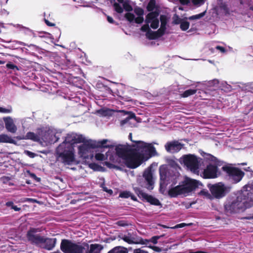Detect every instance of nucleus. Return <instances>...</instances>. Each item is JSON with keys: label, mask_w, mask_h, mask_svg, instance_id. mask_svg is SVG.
Masks as SVG:
<instances>
[{"label": "nucleus", "mask_w": 253, "mask_h": 253, "mask_svg": "<svg viewBox=\"0 0 253 253\" xmlns=\"http://www.w3.org/2000/svg\"><path fill=\"white\" fill-rule=\"evenodd\" d=\"M116 152L122 158L127 167L135 169L144 160L154 156L157 152L152 143L143 141H135L132 145H119L116 147Z\"/></svg>", "instance_id": "f257e3e1"}, {"label": "nucleus", "mask_w": 253, "mask_h": 253, "mask_svg": "<svg viewBox=\"0 0 253 253\" xmlns=\"http://www.w3.org/2000/svg\"><path fill=\"white\" fill-rule=\"evenodd\" d=\"M147 9L150 12L147 14L145 19L146 24L142 26L141 30L146 32V36L149 39H156L163 35L166 30L167 24V19L164 16H161V27L157 32H153L150 29V26L156 29L159 27V10L156 5L155 0H150Z\"/></svg>", "instance_id": "f03ea898"}, {"label": "nucleus", "mask_w": 253, "mask_h": 253, "mask_svg": "<svg viewBox=\"0 0 253 253\" xmlns=\"http://www.w3.org/2000/svg\"><path fill=\"white\" fill-rule=\"evenodd\" d=\"M84 137L82 134L74 132L67 134L64 141L56 149L57 160L64 165H77V167L79 168L78 161L75 158L73 145L84 142Z\"/></svg>", "instance_id": "7ed1b4c3"}, {"label": "nucleus", "mask_w": 253, "mask_h": 253, "mask_svg": "<svg viewBox=\"0 0 253 253\" xmlns=\"http://www.w3.org/2000/svg\"><path fill=\"white\" fill-rule=\"evenodd\" d=\"M180 169V168L178 165L173 160L169 161L168 167L165 166H161L160 167V190L161 191H165L167 186L169 184L172 186L177 183L180 176L179 172Z\"/></svg>", "instance_id": "20e7f679"}, {"label": "nucleus", "mask_w": 253, "mask_h": 253, "mask_svg": "<svg viewBox=\"0 0 253 253\" xmlns=\"http://www.w3.org/2000/svg\"><path fill=\"white\" fill-rule=\"evenodd\" d=\"M202 184L199 181L185 177L184 180L179 185L170 188L169 195L171 197H176L178 196H187L196 188L202 186Z\"/></svg>", "instance_id": "39448f33"}, {"label": "nucleus", "mask_w": 253, "mask_h": 253, "mask_svg": "<svg viewBox=\"0 0 253 253\" xmlns=\"http://www.w3.org/2000/svg\"><path fill=\"white\" fill-rule=\"evenodd\" d=\"M203 157L209 164L202 172L201 176L204 178H215L219 176L220 175V171L217 167L221 166L223 162L210 154L205 153Z\"/></svg>", "instance_id": "423d86ee"}, {"label": "nucleus", "mask_w": 253, "mask_h": 253, "mask_svg": "<svg viewBox=\"0 0 253 253\" xmlns=\"http://www.w3.org/2000/svg\"><path fill=\"white\" fill-rule=\"evenodd\" d=\"M224 211L226 214H231L243 211L249 208L242 196L229 197L224 204Z\"/></svg>", "instance_id": "0eeeda50"}, {"label": "nucleus", "mask_w": 253, "mask_h": 253, "mask_svg": "<svg viewBox=\"0 0 253 253\" xmlns=\"http://www.w3.org/2000/svg\"><path fill=\"white\" fill-rule=\"evenodd\" d=\"M60 249L64 253H86L89 249L87 243L76 244L68 240H62Z\"/></svg>", "instance_id": "6e6552de"}, {"label": "nucleus", "mask_w": 253, "mask_h": 253, "mask_svg": "<svg viewBox=\"0 0 253 253\" xmlns=\"http://www.w3.org/2000/svg\"><path fill=\"white\" fill-rule=\"evenodd\" d=\"M179 162L183 164L191 172L199 175L201 159L192 154L185 155L179 159Z\"/></svg>", "instance_id": "1a4fd4ad"}, {"label": "nucleus", "mask_w": 253, "mask_h": 253, "mask_svg": "<svg viewBox=\"0 0 253 253\" xmlns=\"http://www.w3.org/2000/svg\"><path fill=\"white\" fill-rule=\"evenodd\" d=\"M61 131L53 127H46L41 128V140L48 144L54 143L58 141Z\"/></svg>", "instance_id": "9d476101"}, {"label": "nucleus", "mask_w": 253, "mask_h": 253, "mask_svg": "<svg viewBox=\"0 0 253 253\" xmlns=\"http://www.w3.org/2000/svg\"><path fill=\"white\" fill-rule=\"evenodd\" d=\"M222 169L226 173L228 179L233 183L239 182L245 175L241 169L230 165L224 166Z\"/></svg>", "instance_id": "9b49d317"}, {"label": "nucleus", "mask_w": 253, "mask_h": 253, "mask_svg": "<svg viewBox=\"0 0 253 253\" xmlns=\"http://www.w3.org/2000/svg\"><path fill=\"white\" fill-rule=\"evenodd\" d=\"M137 182L138 185L142 187L149 190L153 189L154 182L151 168H148L144 171L143 176H139L137 177Z\"/></svg>", "instance_id": "f8f14e48"}, {"label": "nucleus", "mask_w": 253, "mask_h": 253, "mask_svg": "<svg viewBox=\"0 0 253 253\" xmlns=\"http://www.w3.org/2000/svg\"><path fill=\"white\" fill-rule=\"evenodd\" d=\"M242 199L249 208L253 206V181L244 186L240 194Z\"/></svg>", "instance_id": "ddd939ff"}, {"label": "nucleus", "mask_w": 253, "mask_h": 253, "mask_svg": "<svg viewBox=\"0 0 253 253\" xmlns=\"http://www.w3.org/2000/svg\"><path fill=\"white\" fill-rule=\"evenodd\" d=\"M82 142L83 144L78 147L80 157L85 159H91L93 157L92 150L95 148L94 146L91 145L92 140H89L86 141L84 138V141Z\"/></svg>", "instance_id": "4468645a"}, {"label": "nucleus", "mask_w": 253, "mask_h": 253, "mask_svg": "<svg viewBox=\"0 0 253 253\" xmlns=\"http://www.w3.org/2000/svg\"><path fill=\"white\" fill-rule=\"evenodd\" d=\"M208 187L212 196L216 199H220L224 197L228 192L227 187L222 182L214 184H209Z\"/></svg>", "instance_id": "2eb2a0df"}, {"label": "nucleus", "mask_w": 253, "mask_h": 253, "mask_svg": "<svg viewBox=\"0 0 253 253\" xmlns=\"http://www.w3.org/2000/svg\"><path fill=\"white\" fill-rule=\"evenodd\" d=\"M41 230L39 228H30L26 234L27 239L31 244L39 246L42 241L43 236H41L38 232Z\"/></svg>", "instance_id": "dca6fc26"}, {"label": "nucleus", "mask_w": 253, "mask_h": 253, "mask_svg": "<svg viewBox=\"0 0 253 253\" xmlns=\"http://www.w3.org/2000/svg\"><path fill=\"white\" fill-rule=\"evenodd\" d=\"M133 190L135 193L137 194L138 197L146 200L151 204L155 206H159L161 205L159 200L143 192V191L141 190L139 187L133 186Z\"/></svg>", "instance_id": "f3484780"}, {"label": "nucleus", "mask_w": 253, "mask_h": 253, "mask_svg": "<svg viewBox=\"0 0 253 253\" xmlns=\"http://www.w3.org/2000/svg\"><path fill=\"white\" fill-rule=\"evenodd\" d=\"M183 144L178 141L173 140L167 142L165 145L166 151L170 153L179 152L183 147Z\"/></svg>", "instance_id": "a211bd4d"}, {"label": "nucleus", "mask_w": 253, "mask_h": 253, "mask_svg": "<svg viewBox=\"0 0 253 253\" xmlns=\"http://www.w3.org/2000/svg\"><path fill=\"white\" fill-rule=\"evenodd\" d=\"M56 243V238H44L43 237L42 241L39 246L47 250H51L55 247Z\"/></svg>", "instance_id": "6ab92c4d"}, {"label": "nucleus", "mask_w": 253, "mask_h": 253, "mask_svg": "<svg viewBox=\"0 0 253 253\" xmlns=\"http://www.w3.org/2000/svg\"><path fill=\"white\" fill-rule=\"evenodd\" d=\"M143 11L142 9H139L137 10L138 16L135 17L134 15L130 13L127 12L126 14L125 17L129 22L134 21L135 23L140 24L143 21Z\"/></svg>", "instance_id": "aec40b11"}, {"label": "nucleus", "mask_w": 253, "mask_h": 253, "mask_svg": "<svg viewBox=\"0 0 253 253\" xmlns=\"http://www.w3.org/2000/svg\"><path fill=\"white\" fill-rule=\"evenodd\" d=\"M5 128L8 132L14 133L17 130V126L14 124L13 119L10 117H7L3 118Z\"/></svg>", "instance_id": "412c9836"}, {"label": "nucleus", "mask_w": 253, "mask_h": 253, "mask_svg": "<svg viewBox=\"0 0 253 253\" xmlns=\"http://www.w3.org/2000/svg\"><path fill=\"white\" fill-rule=\"evenodd\" d=\"M41 128L38 129L37 133L33 132H28L22 137H19V139H29L34 141L38 142L41 140Z\"/></svg>", "instance_id": "4be33fe9"}, {"label": "nucleus", "mask_w": 253, "mask_h": 253, "mask_svg": "<svg viewBox=\"0 0 253 253\" xmlns=\"http://www.w3.org/2000/svg\"><path fill=\"white\" fill-rule=\"evenodd\" d=\"M110 141L108 139H103L98 141L92 140L91 142L92 146H94L95 147H104V148H111L113 147L112 145H106L108 142Z\"/></svg>", "instance_id": "5701e85b"}, {"label": "nucleus", "mask_w": 253, "mask_h": 253, "mask_svg": "<svg viewBox=\"0 0 253 253\" xmlns=\"http://www.w3.org/2000/svg\"><path fill=\"white\" fill-rule=\"evenodd\" d=\"M103 249V246L100 244H91L89 246V249L86 250V253H100Z\"/></svg>", "instance_id": "b1692460"}, {"label": "nucleus", "mask_w": 253, "mask_h": 253, "mask_svg": "<svg viewBox=\"0 0 253 253\" xmlns=\"http://www.w3.org/2000/svg\"><path fill=\"white\" fill-rule=\"evenodd\" d=\"M122 239L129 244L136 243L135 235L131 233L128 232L126 234L122 235Z\"/></svg>", "instance_id": "393cba45"}, {"label": "nucleus", "mask_w": 253, "mask_h": 253, "mask_svg": "<svg viewBox=\"0 0 253 253\" xmlns=\"http://www.w3.org/2000/svg\"><path fill=\"white\" fill-rule=\"evenodd\" d=\"M132 120L135 121V116L134 113L130 112L128 114V116L126 118L121 121V126H124L126 125L127 126H130L131 123V121Z\"/></svg>", "instance_id": "a878e982"}, {"label": "nucleus", "mask_w": 253, "mask_h": 253, "mask_svg": "<svg viewBox=\"0 0 253 253\" xmlns=\"http://www.w3.org/2000/svg\"><path fill=\"white\" fill-rule=\"evenodd\" d=\"M108 253H128L126 249L121 246L116 247L108 252Z\"/></svg>", "instance_id": "bb28decb"}, {"label": "nucleus", "mask_w": 253, "mask_h": 253, "mask_svg": "<svg viewBox=\"0 0 253 253\" xmlns=\"http://www.w3.org/2000/svg\"><path fill=\"white\" fill-rule=\"evenodd\" d=\"M12 139L6 134H0V142L3 143H13Z\"/></svg>", "instance_id": "cd10ccee"}, {"label": "nucleus", "mask_w": 253, "mask_h": 253, "mask_svg": "<svg viewBox=\"0 0 253 253\" xmlns=\"http://www.w3.org/2000/svg\"><path fill=\"white\" fill-rule=\"evenodd\" d=\"M197 91V89H189L184 91L182 94H181V96L183 97H187L191 95H192L196 93Z\"/></svg>", "instance_id": "c85d7f7f"}, {"label": "nucleus", "mask_w": 253, "mask_h": 253, "mask_svg": "<svg viewBox=\"0 0 253 253\" xmlns=\"http://www.w3.org/2000/svg\"><path fill=\"white\" fill-rule=\"evenodd\" d=\"M12 107L11 105L6 107H0V113L3 114H10L12 112Z\"/></svg>", "instance_id": "c756f323"}, {"label": "nucleus", "mask_w": 253, "mask_h": 253, "mask_svg": "<svg viewBox=\"0 0 253 253\" xmlns=\"http://www.w3.org/2000/svg\"><path fill=\"white\" fill-rule=\"evenodd\" d=\"M205 13H206V11H205L200 14L190 16L188 18V19L190 20H195L200 19L205 15Z\"/></svg>", "instance_id": "7c9ffc66"}, {"label": "nucleus", "mask_w": 253, "mask_h": 253, "mask_svg": "<svg viewBox=\"0 0 253 253\" xmlns=\"http://www.w3.org/2000/svg\"><path fill=\"white\" fill-rule=\"evenodd\" d=\"M219 87H220L221 89H226L227 90H230L231 89V86L225 82H221Z\"/></svg>", "instance_id": "2f4dec72"}, {"label": "nucleus", "mask_w": 253, "mask_h": 253, "mask_svg": "<svg viewBox=\"0 0 253 253\" xmlns=\"http://www.w3.org/2000/svg\"><path fill=\"white\" fill-rule=\"evenodd\" d=\"M116 224L119 226L126 227L130 225V223L126 220H119L116 222Z\"/></svg>", "instance_id": "473e14b6"}, {"label": "nucleus", "mask_w": 253, "mask_h": 253, "mask_svg": "<svg viewBox=\"0 0 253 253\" xmlns=\"http://www.w3.org/2000/svg\"><path fill=\"white\" fill-rule=\"evenodd\" d=\"M180 26L182 30L186 31L189 27V23L187 21H183L180 23Z\"/></svg>", "instance_id": "72a5a7b5"}, {"label": "nucleus", "mask_w": 253, "mask_h": 253, "mask_svg": "<svg viewBox=\"0 0 253 253\" xmlns=\"http://www.w3.org/2000/svg\"><path fill=\"white\" fill-rule=\"evenodd\" d=\"M89 167L92 169L96 171H101L102 169V168L96 164H90Z\"/></svg>", "instance_id": "f704fd0d"}, {"label": "nucleus", "mask_w": 253, "mask_h": 253, "mask_svg": "<svg viewBox=\"0 0 253 253\" xmlns=\"http://www.w3.org/2000/svg\"><path fill=\"white\" fill-rule=\"evenodd\" d=\"M219 84V81L217 79H214L208 82V85L211 86H217Z\"/></svg>", "instance_id": "c9c22d12"}, {"label": "nucleus", "mask_w": 253, "mask_h": 253, "mask_svg": "<svg viewBox=\"0 0 253 253\" xmlns=\"http://www.w3.org/2000/svg\"><path fill=\"white\" fill-rule=\"evenodd\" d=\"M6 66L7 68L12 69L13 71H18L19 70L17 66L15 65L11 62L7 63Z\"/></svg>", "instance_id": "e433bc0d"}, {"label": "nucleus", "mask_w": 253, "mask_h": 253, "mask_svg": "<svg viewBox=\"0 0 253 253\" xmlns=\"http://www.w3.org/2000/svg\"><path fill=\"white\" fill-rule=\"evenodd\" d=\"M131 193L128 191H124L120 194L119 196L123 198H128L130 197Z\"/></svg>", "instance_id": "4c0bfd02"}, {"label": "nucleus", "mask_w": 253, "mask_h": 253, "mask_svg": "<svg viewBox=\"0 0 253 253\" xmlns=\"http://www.w3.org/2000/svg\"><path fill=\"white\" fill-rule=\"evenodd\" d=\"M105 155L101 153H96L95 155V159L98 161H103L105 159Z\"/></svg>", "instance_id": "58836bf2"}, {"label": "nucleus", "mask_w": 253, "mask_h": 253, "mask_svg": "<svg viewBox=\"0 0 253 253\" xmlns=\"http://www.w3.org/2000/svg\"><path fill=\"white\" fill-rule=\"evenodd\" d=\"M115 8L116 11L119 13H121L123 12L124 9L119 4H115Z\"/></svg>", "instance_id": "ea45409f"}, {"label": "nucleus", "mask_w": 253, "mask_h": 253, "mask_svg": "<svg viewBox=\"0 0 253 253\" xmlns=\"http://www.w3.org/2000/svg\"><path fill=\"white\" fill-rule=\"evenodd\" d=\"M192 2L194 4L200 6L204 3L205 0H192Z\"/></svg>", "instance_id": "a19ab883"}, {"label": "nucleus", "mask_w": 253, "mask_h": 253, "mask_svg": "<svg viewBox=\"0 0 253 253\" xmlns=\"http://www.w3.org/2000/svg\"><path fill=\"white\" fill-rule=\"evenodd\" d=\"M160 237L161 236H153L150 239V241L153 244H156L158 242V240L160 239Z\"/></svg>", "instance_id": "79ce46f5"}, {"label": "nucleus", "mask_w": 253, "mask_h": 253, "mask_svg": "<svg viewBox=\"0 0 253 253\" xmlns=\"http://www.w3.org/2000/svg\"><path fill=\"white\" fill-rule=\"evenodd\" d=\"M103 191L107 192L110 195L113 194V191L111 189H108L105 186L104 184H102L101 186Z\"/></svg>", "instance_id": "37998d69"}, {"label": "nucleus", "mask_w": 253, "mask_h": 253, "mask_svg": "<svg viewBox=\"0 0 253 253\" xmlns=\"http://www.w3.org/2000/svg\"><path fill=\"white\" fill-rule=\"evenodd\" d=\"M25 153L29 156L30 158H34L36 156V154L29 151H25Z\"/></svg>", "instance_id": "c03bdc74"}, {"label": "nucleus", "mask_w": 253, "mask_h": 253, "mask_svg": "<svg viewBox=\"0 0 253 253\" xmlns=\"http://www.w3.org/2000/svg\"><path fill=\"white\" fill-rule=\"evenodd\" d=\"M215 48L217 50H219L222 53H224L226 51L225 48L220 46H216Z\"/></svg>", "instance_id": "a18cd8bd"}, {"label": "nucleus", "mask_w": 253, "mask_h": 253, "mask_svg": "<svg viewBox=\"0 0 253 253\" xmlns=\"http://www.w3.org/2000/svg\"><path fill=\"white\" fill-rule=\"evenodd\" d=\"M200 193V194L204 195L205 196H208L210 195V194L207 190H201Z\"/></svg>", "instance_id": "49530a36"}, {"label": "nucleus", "mask_w": 253, "mask_h": 253, "mask_svg": "<svg viewBox=\"0 0 253 253\" xmlns=\"http://www.w3.org/2000/svg\"><path fill=\"white\" fill-rule=\"evenodd\" d=\"M105 166H106L108 168H115V166L109 163V162H105Z\"/></svg>", "instance_id": "de8ad7c7"}, {"label": "nucleus", "mask_w": 253, "mask_h": 253, "mask_svg": "<svg viewBox=\"0 0 253 253\" xmlns=\"http://www.w3.org/2000/svg\"><path fill=\"white\" fill-rule=\"evenodd\" d=\"M186 225L185 223H182L180 224H177L176 226H175L173 228H182L184 227Z\"/></svg>", "instance_id": "09e8293b"}, {"label": "nucleus", "mask_w": 253, "mask_h": 253, "mask_svg": "<svg viewBox=\"0 0 253 253\" xmlns=\"http://www.w3.org/2000/svg\"><path fill=\"white\" fill-rule=\"evenodd\" d=\"M151 248L155 251L156 252H160L161 251V249L158 247H156V246H153V247H151Z\"/></svg>", "instance_id": "8fccbe9b"}, {"label": "nucleus", "mask_w": 253, "mask_h": 253, "mask_svg": "<svg viewBox=\"0 0 253 253\" xmlns=\"http://www.w3.org/2000/svg\"><path fill=\"white\" fill-rule=\"evenodd\" d=\"M134 253H148L147 252L141 250L140 249H137L134 251Z\"/></svg>", "instance_id": "3c124183"}, {"label": "nucleus", "mask_w": 253, "mask_h": 253, "mask_svg": "<svg viewBox=\"0 0 253 253\" xmlns=\"http://www.w3.org/2000/svg\"><path fill=\"white\" fill-rule=\"evenodd\" d=\"M5 205L8 207H11V208H12V207H13V206L14 205H13V203L12 202L9 201V202H6L5 204Z\"/></svg>", "instance_id": "603ef678"}, {"label": "nucleus", "mask_w": 253, "mask_h": 253, "mask_svg": "<svg viewBox=\"0 0 253 253\" xmlns=\"http://www.w3.org/2000/svg\"><path fill=\"white\" fill-rule=\"evenodd\" d=\"M107 21H108V22H109L110 23H114V20H113V18L110 17V16H107Z\"/></svg>", "instance_id": "864d4df0"}, {"label": "nucleus", "mask_w": 253, "mask_h": 253, "mask_svg": "<svg viewBox=\"0 0 253 253\" xmlns=\"http://www.w3.org/2000/svg\"><path fill=\"white\" fill-rule=\"evenodd\" d=\"M44 21H45V22L46 24V25L49 26H55V24L54 23H52L50 22L47 20L45 19Z\"/></svg>", "instance_id": "5fc2aeb1"}, {"label": "nucleus", "mask_w": 253, "mask_h": 253, "mask_svg": "<svg viewBox=\"0 0 253 253\" xmlns=\"http://www.w3.org/2000/svg\"><path fill=\"white\" fill-rule=\"evenodd\" d=\"M11 209L14 210L15 211H19L20 210V208H18L16 206H15V205H13Z\"/></svg>", "instance_id": "6e6d98bb"}, {"label": "nucleus", "mask_w": 253, "mask_h": 253, "mask_svg": "<svg viewBox=\"0 0 253 253\" xmlns=\"http://www.w3.org/2000/svg\"><path fill=\"white\" fill-rule=\"evenodd\" d=\"M125 8L127 11L132 10V7L129 5L125 6Z\"/></svg>", "instance_id": "4d7b16f0"}, {"label": "nucleus", "mask_w": 253, "mask_h": 253, "mask_svg": "<svg viewBox=\"0 0 253 253\" xmlns=\"http://www.w3.org/2000/svg\"><path fill=\"white\" fill-rule=\"evenodd\" d=\"M128 137H129V139L133 143V144H134L135 141L133 140L132 139V133H129V135H128ZM137 141L138 140H137L136 141Z\"/></svg>", "instance_id": "13d9d810"}, {"label": "nucleus", "mask_w": 253, "mask_h": 253, "mask_svg": "<svg viewBox=\"0 0 253 253\" xmlns=\"http://www.w3.org/2000/svg\"><path fill=\"white\" fill-rule=\"evenodd\" d=\"M3 124L1 121H0V130L3 128Z\"/></svg>", "instance_id": "bf43d9fd"}, {"label": "nucleus", "mask_w": 253, "mask_h": 253, "mask_svg": "<svg viewBox=\"0 0 253 253\" xmlns=\"http://www.w3.org/2000/svg\"><path fill=\"white\" fill-rule=\"evenodd\" d=\"M244 169L245 170V171H252V170H251V169L250 167H247V168H245Z\"/></svg>", "instance_id": "052dcab7"}, {"label": "nucleus", "mask_w": 253, "mask_h": 253, "mask_svg": "<svg viewBox=\"0 0 253 253\" xmlns=\"http://www.w3.org/2000/svg\"><path fill=\"white\" fill-rule=\"evenodd\" d=\"M130 197H131V199L132 200H133V201L136 200V198L134 196L132 195L131 194Z\"/></svg>", "instance_id": "680f3d73"}, {"label": "nucleus", "mask_w": 253, "mask_h": 253, "mask_svg": "<svg viewBox=\"0 0 253 253\" xmlns=\"http://www.w3.org/2000/svg\"><path fill=\"white\" fill-rule=\"evenodd\" d=\"M27 201H30V202H35L36 200L34 199H33L32 198H28L27 200Z\"/></svg>", "instance_id": "e2e57ef3"}, {"label": "nucleus", "mask_w": 253, "mask_h": 253, "mask_svg": "<svg viewBox=\"0 0 253 253\" xmlns=\"http://www.w3.org/2000/svg\"><path fill=\"white\" fill-rule=\"evenodd\" d=\"M250 87L252 89V91L253 92V83L250 84Z\"/></svg>", "instance_id": "0e129e2a"}, {"label": "nucleus", "mask_w": 253, "mask_h": 253, "mask_svg": "<svg viewBox=\"0 0 253 253\" xmlns=\"http://www.w3.org/2000/svg\"><path fill=\"white\" fill-rule=\"evenodd\" d=\"M17 43H18L20 45H25V44L22 42H17Z\"/></svg>", "instance_id": "69168bd1"}, {"label": "nucleus", "mask_w": 253, "mask_h": 253, "mask_svg": "<svg viewBox=\"0 0 253 253\" xmlns=\"http://www.w3.org/2000/svg\"><path fill=\"white\" fill-rule=\"evenodd\" d=\"M250 10L253 11V5L250 6Z\"/></svg>", "instance_id": "338daca9"}, {"label": "nucleus", "mask_w": 253, "mask_h": 253, "mask_svg": "<svg viewBox=\"0 0 253 253\" xmlns=\"http://www.w3.org/2000/svg\"><path fill=\"white\" fill-rule=\"evenodd\" d=\"M61 253L59 251H56V252H52V253Z\"/></svg>", "instance_id": "774afa93"}]
</instances>
